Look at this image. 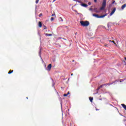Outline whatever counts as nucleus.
I'll return each mask as SVG.
<instances>
[{"label": "nucleus", "instance_id": "obj_1", "mask_svg": "<svg viewBox=\"0 0 126 126\" xmlns=\"http://www.w3.org/2000/svg\"><path fill=\"white\" fill-rule=\"evenodd\" d=\"M80 23L82 26H83V27H87V26H89V25L90 24L88 21H81Z\"/></svg>", "mask_w": 126, "mask_h": 126}, {"label": "nucleus", "instance_id": "obj_2", "mask_svg": "<svg viewBox=\"0 0 126 126\" xmlns=\"http://www.w3.org/2000/svg\"><path fill=\"white\" fill-rule=\"evenodd\" d=\"M106 5H107V0H103L102 6L100 8V10H104L106 8Z\"/></svg>", "mask_w": 126, "mask_h": 126}, {"label": "nucleus", "instance_id": "obj_3", "mask_svg": "<svg viewBox=\"0 0 126 126\" xmlns=\"http://www.w3.org/2000/svg\"><path fill=\"white\" fill-rule=\"evenodd\" d=\"M93 16H94V17H96V18H104L105 16H107V14H105V15H101V16H99V15L98 14H93Z\"/></svg>", "mask_w": 126, "mask_h": 126}, {"label": "nucleus", "instance_id": "obj_4", "mask_svg": "<svg viewBox=\"0 0 126 126\" xmlns=\"http://www.w3.org/2000/svg\"><path fill=\"white\" fill-rule=\"evenodd\" d=\"M51 68H52V64H49L47 66V70H48V71H50Z\"/></svg>", "mask_w": 126, "mask_h": 126}, {"label": "nucleus", "instance_id": "obj_5", "mask_svg": "<svg viewBox=\"0 0 126 126\" xmlns=\"http://www.w3.org/2000/svg\"><path fill=\"white\" fill-rule=\"evenodd\" d=\"M116 8H114L113 10L110 13V16H112V15H113V14H114V13H115V12L116 11Z\"/></svg>", "mask_w": 126, "mask_h": 126}, {"label": "nucleus", "instance_id": "obj_6", "mask_svg": "<svg viewBox=\"0 0 126 126\" xmlns=\"http://www.w3.org/2000/svg\"><path fill=\"white\" fill-rule=\"evenodd\" d=\"M81 6H83L84 7H87V6H88V5H87V4H85V3H82L81 4Z\"/></svg>", "mask_w": 126, "mask_h": 126}, {"label": "nucleus", "instance_id": "obj_7", "mask_svg": "<svg viewBox=\"0 0 126 126\" xmlns=\"http://www.w3.org/2000/svg\"><path fill=\"white\" fill-rule=\"evenodd\" d=\"M38 27H39V28H42V22H38Z\"/></svg>", "mask_w": 126, "mask_h": 126}, {"label": "nucleus", "instance_id": "obj_8", "mask_svg": "<svg viewBox=\"0 0 126 126\" xmlns=\"http://www.w3.org/2000/svg\"><path fill=\"white\" fill-rule=\"evenodd\" d=\"M121 105L122 106L123 108L125 109L126 111V105L125 104H122Z\"/></svg>", "mask_w": 126, "mask_h": 126}, {"label": "nucleus", "instance_id": "obj_9", "mask_svg": "<svg viewBox=\"0 0 126 126\" xmlns=\"http://www.w3.org/2000/svg\"><path fill=\"white\" fill-rule=\"evenodd\" d=\"M125 7H126V4H123L121 8H122V9H124Z\"/></svg>", "mask_w": 126, "mask_h": 126}, {"label": "nucleus", "instance_id": "obj_10", "mask_svg": "<svg viewBox=\"0 0 126 126\" xmlns=\"http://www.w3.org/2000/svg\"><path fill=\"white\" fill-rule=\"evenodd\" d=\"M89 100H90V102H92L93 101V97H89Z\"/></svg>", "mask_w": 126, "mask_h": 126}, {"label": "nucleus", "instance_id": "obj_11", "mask_svg": "<svg viewBox=\"0 0 126 126\" xmlns=\"http://www.w3.org/2000/svg\"><path fill=\"white\" fill-rule=\"evenodd\" d=\"M12 72H13V70H10L8 72V74H10L11 73H12Z\"/></svg>", "mask_w": 126, "mask_h": 126}, {"label": "nucleus", "instance_id": "obj_12", "mask_svg": "<svg viewBox=\"0 0 126 126\" xmlns=\"http://www.w3.org/2000/svg\"><path fill=\"white\" fill-rule=\"evenodd\" d=\"M45 35L49 36H52L51 33H45Z\"/></svg>", "mask_w": 126, "mask_h": 126}, {"label": "nucleus", "instance_id": "obj_13", "mask_svg": "<svg viewBox=\"0 0 126 126\" xmlns=\"http://www.w3.org/2000/svg\"><path fill=\"white\" fill-rule=\"evenodd\" d=\"M59 20L60 21H62V22L63 21V18H62V17H60L59 19Z\"/></svg>", "mask_w": 126, "mask_h": 126}, {"label": "nucleus", "instance_id": "obj_14", "mask_svg": "<svg viewBox=\"0 0 126 126\" xmlns=\"http://www.w3.org/2000/svg\"><path fill=\"white\" fill-rule=\"evenodd\" d=\"M109 42H111V43H114L115 45H116V42L114 40H109Z\"/></svg>", "mask_w": 126, "mask_h": 126}, {"label": "nucleus", "instance_id": "obj_15", "mask_svg": "<svg viewBox=\"0 0 126 126\" xmlns=\"http://www.w3.org/2000/svg\"><path fill=\"white\" fill-rule=\"evenodd\" d=\"M63 96H64V97H66L67 96H68L67 94H63Z\"/></svg>", "mask_w": 126, "mask_h": 126}, {"label": "nucleus", "instance_id": "obj_16", "mask_svg": "<svg viewBox=\"0 0 126 126\" xmlns=\"http://www.w3.org/2000/svg\"><path fill=\"white\" fill-rule=\"evenodd\" d=\"M123 117H124V122H126V117L124 116H123Z\"/></svg>", "mask_w": 126, "mask_h": 126}, {"label": "nucleus", "instance_id": "obj_17", "mask_svg": "<svg viewBox=\"0 0 126 126\" xmlns=\"http://www.w3.org/2000/svg\"><path fill=\"white\" fill-rule=\"evenodd\" d=\"M42 15H43V14L40 13V14L39 15V17H41Z\"/></svg>", "mask_w": 126, "mask_h": 126}, {"label": "nucleus", "instance_id": "obj_18", "mask_svg": "<svg viewBox=\"0 0 126 126\" xmlns=\"http://www.w3.org/2000/svg\"><path fill=\"white\" fill-rule=\"evenodd\" d=\"M38 2H39V0H36L35 1V3H38Z\"/></svg>", "mask_w": 126, "mask_h": 126}, {"label": "nucleus", "instance_id": "obj_19", "mask_svg": "<svg viewBox=\"0 0 126 126\" xmlns=\"http://www.w3.org/2000/svg\"><path fill=\"white\" fill-rule=\"evenodd\" d=\"M43 27L44 30L47 29V27L46 26H44Z\"/></svg>", "mask_w": 126, "mask_h": 126}, {"label": "nucleus", "instance_id": "obj_20", "mask_svg": "<svg viewBox=\"0 0 126 126\" xmlns=\"http://www.w3.org/2000/svg\"><path fill=\"white\" fill-rule=\"evenodd\" d=\"M105 47H109V45L107 44H105L104 45Z\"/></svg>", "mask_w": 126, "mask_h": 126}, {"label": "nucleus", "instance_id": "obj_21", "mask_svg": "<svg viewBox=\"0 0 126 126\" xmlns=\"http://www.w3.org/2000/svg\"><path fill=\"white\" fill-rule=\"evenodd\" d=\"M53 20H54V17H52V18H51V21H53Z\"/></svg>", "mask_w": 126, "mask_h": 126}, {"label": "nucleus", "instance_id": "obj_22", "mask_svg": "<svg viewBox=\"0 0 126 126\" xmlns=\"http://www.w3.org/2000/svg\"><path fill=\"white\" fill-rule=\"evenodd\" d=\"M115 2H116V1L113 0V2H112V4H114V3H115Z\"/></svg>", "mask_w": 126, "mask_h": 126}, {"label": "nucleus", "instance_id": "obj_23", "mask_svg": "<svg viewBox=\"0 0 126 126\" xmlns=\"http://www.w3.org/2000/svg\"><path fill=\"white\" fill-rule=\"evenodd\" d=\"M56 16V14H55V13H54V14H53L52 15V16Z\"/></svg>", "mask_w": 126, "mask_h": 126}, {"label": "nucleus", "instance_id": "obj_24", "mask_svg": "<svg viewBox=\"0 0 126 126\" xmlns=\"http://www.w3.org/2000/svg\"><path fill=\"white\" fill-rule=\"evenodd\" d=\"M102 87H103V85H100L99 87L100 88H102Z\"/></svg>", "mask_w": 126, "mask_h": 126}, {"label": "nucleus", "instance_id": "obj_25", "mask_svg": "<svg viewBox=\"0 0 126 126\" xmlns=\"http://www.w3.org/2000/svg\"><path fill=\"white\" fill-rule=\"evenodd\" d=\"M88 4H89V5H91V2H89L88 3Z\"/></svg>", "mask_w": 126, "mask_h": 126}, {"label": "nucleus", "instance_id": "obj_26", "mask_svg": "<svg viewBox=\"0 0 126 126\" xmlns=\"http://www.w3.org/2000/svg\"><path fill=\"white\" fill-rule=\"evenodd\" d=\"M100 89H101L100 88H99V87L97 88V90H100Z\"/></svg>", "mask_w": 126, "mask_h": 126}, {"label": "nucleus", "instance_id": "obj_27", "mask_svg": "<svg viewBox=\"0 0 126 126\" xmlns=\"http://www.w3.org/2000/svg\"><path fill=\"white\" fill-rule=\"evenodd\" d=\"M39 56H41V51L39 52Z\"/></svg>", "mask_w": 126, "mask_h": 126}, {"label": "nucleus", "instance_id": "obj_28", "mask_svg": "<svg viewBox=\"0 0 126 126\" xmlns=\"http://www.w3.org/2000/svg\"><path fill=\"white\" fill-rule=\"evenodd\" d=\"M95 2H97V0H94Z\"/></svg>", "mask_w": 126, "mask_h": 126}, {"label": "nucleus", "instance_id": "obj_29", "mask_svg": "<svg viewBox=\"0 0 126 126\" xmlns=\"http://www.w3.org/2000/svg\"><path fill=\"white\" fill-rule=\"evenodd\" d=\"M69 94V92H68V93H67V94L68 95Z\"/></svg>", "mask_w": 126, "mask_h": 126}, {"label": "nucleus", "instance_id": "obj_30", "mask_svg": "<svg viewBox=\"0 0 126 126\" xmlns=\"http://www.w3.org/2000/svg\"><path fill=\"white\" fill-rule=\"evenodd\" d=\"M95 110H96V111H99V109H98L97 108H96Z\"/></svg>", "mask_w": 126, "mask_h": 126}, {"label": "nucleus", "instance_id": "obj_31", "mask_svg": "<svg viewBox=\"0 0 126 126\" xmlns=\"http://www.w3.org/2000/svg\"><path fill=\"white\" fill-rule=\"evenodd\" d=\"M71 76H72L73 75V73H71Z\"/></svg>", "mask_w": 126, "mask_h": 126}, {"label": "nucleus", "instance_id": "obj_32", "mask_svg": "<svg viewBox=\"0 0 126 126\" xmlns=\"http://www.w3.org/2000/svg\"><path fill=\"white\" fill-rule=\"evenodd\" d=\"M74 0L75 1H77V0Z\"/></svg>", "mask_w": 126, "mask_h": 126}, {"label": "nucleus", "instance_id": "obj_33", "mask_svg": "<svg viewBox=\"0 0 126 126\" xmlns=\"http://www.w3.org/2000/svg\"><path fill=\"white\" fill-rule=\"evenodd\" d=\"M125 61H126V57H125Z\"/></svg>", "mask_w": 126, "mask_h": 126}, {"label": "nucleus", "instance_id": "obj_34", "mask_svg": "<svg viewBox=\"0 0 126 126\" xmlns=\"http://www.w3.org/2000/svg\"><path fill=\"white\" fill-rule=\"evenodd\" d=\"M56 0H54L53 1H56Z\"/></svg>", "mask_w": 126, "mask_h": 126}, {"label": "nucleus", "instance_id": "obj_35", "mask_svg": "<svg viewBox=\"0 0 126 126\" xmlns=\"http://www.w3.org/2000/svg\"><path fill=\"white\" fill-rule=\"evenodd\" d=\"M27 99H28V97H27Z\"/></svg>", "mask_w": 126, "mask_h": 126}, {"label": "nucleus", "instance_id": "obj_36", "mask_svg": "<svg viewBox=\"0 0 126 126\" xmlns=\"http://www.w3.org/2000/svg\"><path fill=\"white\" fill-rule=\"evenodd\" d=\"M76 33H77L76 32L75 34H76Z\"/></svg>", "mask_w": 126, "mask_h": 126}]
</instances>
